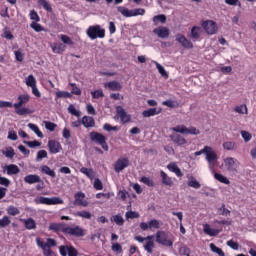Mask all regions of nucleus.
<instances>
[{"instance_id": "1", "label": "nucleus", "mask_w": 256, "mask_h": 256, "mask_svg": "<svg viewBox=\"0 0 256 256\" xmlns=\"http://www.w3.org/2000/svg\"><path fill=\"white\" fill-rule=\"evenodd\" d=\"M48 229L52 233H64V235H71L72 237H85V230L79 225L69 227L65 223L52 222L49 224Z\"/></svg>"}, {"instance_id": "2", "label": "nucleus", "mask_w": 256, "mask_h": 256, "mask_svg": "<svg viewBox=\"0 0 256 256\" xmlns=\"http://www.w3.org/2000/svg\"><path fill=\"white\" fill-rule=\"evenodd\" d=\"M153 239H155L153 235H149L146 237L138 235L134 237V241H138V243H143V249L144 251H147L149 255H153V249H155V241Z\"/></svg>"}, {"instance_id": "3", "label": "nucleus", "mask_w": 256, "mask_h": 256, "mask_svg": "<svg viewBox=\"0 0 256 256\" xmlns=\"http://www.w3.org/2000/svg\"><path fill=\"white\" fill-rule=\"evenodd\" d=\"M90 140L96 145H100L104 151H109V145L107 144V137L102 133L92 131L90 132Z\"/></svg>"}, {"instance_id": "4", "label": "nucleus", "mask_w": 256, "mask_h": 256, "mask_svg": "<svg viewBox=\"0 0 256 256\" xmlns=\"http://www.w3.org/2000/svg\"><path fill=\"white\" fill-rule=\"evenodd\" d=\"M86 35L94 41V39H104L105 37V29L101 28L99 25L90 26L86 30Z\"/></svg>"}, {"instance_id": "5", "label": "nucleus", "mask_w": 256, "mask_h": 256, "mask_svg": "<svg viewBox=\"0 0 256 256\" xmlns=\"http://www.w3.org/2000/svg\"><path fill=\"white\" fill-rule=\"evenodd\" d=\"M34 203L36 205H63V199L60 197H44V196H38L34 199Z\"/></svg>"}, {"instance_id": "6", "label": "nucleus", "mask_w": 256, "mask_h": 256, "mask_svg": "<svg viewBox=\"0 0 256 256\" xmlns=\"http://www.w3.org/2000/svg\"><path fill=\"white\" fill-rule=\"evenodd\" d=\"M156 243L162 247H173V239H170L167 232L163 230L156 232Z\"/></svg>"}, {"instance_id": "7", "label": "nucleus", "mask_w": 256, "mask_h": 256, "mask_svg": "<svg viewBox=\"0 0 256 256\" xmlns=\"http://www.w3.org/2000/svg\"><path fill=\"white\" fill-rule=\"evenodd\" d=\"M202 27L207 35H215L219 28L217 27V23L213 20H206L202 22Z\"/></svg>"}, {"instance_id": "8", "label": "nucleus", "mask_w": 256, "mask_h": 256, "mask_svg": "<svg viewBox=\"0 0 256 256\" xmlns=\"http://www.w3.org/2000/svg\"><path fill=\"white\" fill-rule=\"evenodd\" d=\"M139 227L141 231H152V229H161V223L157 219H152L148 223L141 222Z\"/></svg>"}, {"instance_id": "9", "label": "nucleus", "mask_w": 256, "mask_h": 256, "mask_svg": "<svg viewBox=\"0 0 256 256\" xmlns=\"http://www.w3.org/2000/svg\"><path fill=\"white\" fill-rule=\"evenodd\" d=\"M59 252L61 256H79V252L71 245H61L59 247Z\"/></svg>"}, {"instance_id": "10", "label": "nucleus", "mask_w": 256, "mask_h": 256, "mask_svg": "<svg viewBox=\"0 0 256 256\" xmlns=\"http://www.w3.org/2000/svg\"><path fill=\"white\" fill-rule=\"evenodd\" d=\"M73 205L77 207H89V201L85 200V193L79 191L74 195Z\"/></svg>"}, {"instance_id": "11", "label": "nucleus", "mask_w": 256, "mask_h": 256, "mask_svg": "<svg viewBox=\"0 0 256 256\" xmlns=\"http://www.w3.org/2000/svg\"><path fill=\"white\" fill-rule=\"evenodd\" d=\"M224 165L227 171L231 173H237V167H239V162L235 158L227 157L224 159Z\"/></svg>"}, {"instance_id": "12", "label": "nucleus", "mask_w": 256, "mask_h": 256, "mask_svg": "<svg viewBox=\"0 0 256 256\" xmlns=\"http://www.w3.org/2000/svg\"><path fill=\"white\" fill-rule=\"evenodd\" d=\"M48 149L49 153L52 155H57V153H61V151H63V146H61V142L57 140H49Z\"/></svg>"}, {"instance_id": "13", "label": "nucleus", "mask_w": 256, "mask_h": 256, "mask_svg": "<svg viewBox=\"0 0 256 256\" xmlns=\"http://www.w3.org/2000/svg\"><path fill=\"white\" fill-rule=\"evenodd\" d=\"M129 166V158H119L114 164L115 173H121Z\"/></svg>"}, {"instance_id": "14", "label": "nucleus", "mask_w": 256, "mask_h": 256, "mask_svg": "<svg viewBox=\"0 0 256 256\" xmlns=\"http://www.w3.org/2000/svg\"><path fill=\"white\" fill-rule=\"evenodd\" d=\"M176 41L180 43L184 49H193V42L187 39V37H185L183 34H177Z\"/></svg>"}, {"instance_id": "15", "label": "nucleus", "mask_w": 256, "mask_h": 256, "mask_svg": "<svg viewBox=\"0 0 256 256\" xmlns=\"http://www.w3.org/2000/svg\"><path fill=\"white\" fill-rule=\"evenodd\" d=\"M153 34L157 35V37H159L160 39H167V37H169L170 35V32H169V28L165 26H160L153 30Z\"/></svg>"}, {"instance_id": "16", "label": "nucleus", "mask_w": 256, "mask_h": 256, "mask_svg": "<svg viewBox=\"0 0 256 256\" xmlns=\"http://www.w3.org/2000/svg\"><path fill=\"white\" fill-rule=\"evenodd\" d=\"M116 113L122 121V123H129V121H131V116L127 114L125 109H123V106H117Z\"/></svg>"}, {"instance_id": "17", "label": "nucleus", "mask_w": 256, "mask_h": 256, "mask_svg": "<svg viewBox=\"0 0 256 256\" xmlns=\"http://www.w3.org/2000/svg\"><path fill=\"white\" fill-rule=\"evenodd\" d=\"M31 96L29 94H21L18 96V102L14 103L13 107L15 109H21L23 105H27L28 101H30Z\"/></svg>"}, {"instance_id": "18", "label": "nucleus", "mask_w": 256, "mask_h": 256, "mask_svg": "<svg viewBox=\"0 0 256 256\" xmlns=\"http://www.w3.org/2000/svg\"><path fill=\"white\" fill-rule=\"evenodd\" d=\"M204 151H205L206 160L208 161V163H213L217 161V153L213 151V148H211L210 146H205Z\"/></svg>"}, {"instance_id": "19", "label": "nucleus", "mask_w": 256, "mask_h": 256, "mask_svg": "<svg viewBox=\"0 0 256 256\" xmlns=\"http://www.w3.org/2000/svg\"><path fill=\"white\" fill-rule=\"evenodd\" d=\"M170 139L175 145H178V146L185 145L187 143V140L185 139V137H183L178 133L171 134Z\"/></svg>"}, {"instance_id": "20", "label": "nucleus", "mask_w": 256, "mask_h": 256, "mask_svg": "<svg viewBox=\"0 0 256 256\" xmlns=\"http://www.w3.org/2000/svg\"><path fill=\"white\" fill-rule=\"evenodd\" d=\"M202 31L201 27L193 26L190 32V39H192V41H199Z\"/></svg>"}, {"instance_id": "21", "label": "nucleus", "mask_w": 256, "mask_h": 256, "mask_svg": "<svg viewBox=\"0 0 256 256\" xmlns=\"http://www.w3.org/2000/svg\"><path fill=\"white\" fill-rule=\"evenodd\" d=\"M160 177L162 179L163 185H165L166 187H173V178L169 177V175H167L165 171H160Z\"/></svg>"}, {"instance_id": "22", "label": "nucleus", "mask_w": 256, "mask_h": 256, "mask_svg": "<svg viewBox=\"0 0 256 256\" xmlns=\"http://www.w3.org/2000/svg\"><path fill=\"white\" fill-rule=\"evenodd\" d=\"M24 182L28 185H34V183L41 182V177L37 174H30L24 177Z\"/></svg>"}, {"instance_id": "23", "label": "nucleus", "mask_w": 256, "mask_h": 256, "mask_svg": "<svg viewBox=\"0 0 256 256\" xmlns=\"http://www.w3.org/2000/svg\"><path fill=\"white\" fill-rule=\"evenodd\" d=\"M4 169L7 172V175H19V173L21 172L19 166L15 164L6 165Z\"/></svg>"}, {"instance_id": "24", "label": "nucleus", "mask_w": 256, "mask_h": 256, "mask_svg": "<svg viewBox=\"0 0 256 256\" xmlns=\"http://www.w3.org/2000/svg\"><path fill=\"white\" fill-rule=\"evenodd\" d=\"M167 169H169L171 173H175L176 177H183V172H181V169L179 168V166H177V163H169L167 165Z\"/></svg>"}, {"instance_id": "25", "label": "nucleus", "mask_w": 256, "mask_h": 256, "mask_svg": "<svg viewBox=\"0 0 256 256\" xmlns=\"http://www.w3.org/2000/svg\"><path fill=\"white\" fill-rule=\"evenodd\" d=\"M82 125L86 128H92L95 127V119L91 116H84L82 118Z\"/></svg>"}, {"instance_id": "26", "label": "nucleus", "mask_w": 256, "mask_h": 256, "mask_svg": "<svg viewBox=\"0 0 256 256\" xmlns=\"http://www.w3.org/2000/svg\"><path fill=\"white\" fill-rule=\"evenodd\" d=\"M51 49H52L53 53L61 55V53H63L65 51V49H67V46H65V44H63V43H53L51 45Z\"/></svg>"}, {"instance_id": "27", "label": "nucleus", "mask_w": 256, "mask_h": 256, "mask_svg": "<svg viewBox=\"0 0 256 256\" xmlns=\"http://www.w3.org/2000/svg\"><path fill=\"white\" fill-rule=\"evenodd\" d=\"M21 221L24 222V226L26 227V229H28V231L37 229V223L33 218L21 219Z\"/></svg>"}, {"instance_id": "28", "label": "nucleus", "mask_w": 256, "mask_h": 256, "mask_svg": "<svg viewBox=\"0 0 256 256\" xmlns=\"http://www.w3.org/2000/svg\"><path fill=\"white\" fill-rule=\"evenodd\" d=\"M204 233L206 235H209L210 237H217L219 233H221L220 230L213 229L209 224L204 225Z\"/></svg>"}, {"instance_id": "29", "label": "nucleus", "mask_w": 256, "mask_h": 256, "mask_svg": "<svg viewBox=\"0 0 256 256\" xmlns=\"http://www.w3.org/2000/svg\"><path fill=\"white\" fill-rule=\"evenodd\" d=\"M41 173H43L44 175H48L49 177H51L52 179H55V177H57V174L55 173V170H52L49 166L47 165H43L40 168Z\"/></svg>"}, {"instance_id": "30", "label": "nucleus", "mask_w": 256, "mask_h": 256, "mask_svg": "<svg viewBox=\"0 0 256 256\" xmlns=\"http://www.w3.org/2000/svg\"><path fill=\"white\" fill-rule=\"evenodd\" d=\"M105 87H108V89H110V91H121V89L123 88L121 86V83H119L117 81H110L105 84Z\"/></svg>"}, {"instance_id": "31", "label": "nucleus", "mask_w": 256, "mask_h": 256, "mask_svg": "<svg viewBox=\"0 0 256 256\" xmlns=\"http://www.w3.org/2000/svg\"><path fill=\"white\" fill-rule=\"evenodd\" d=\"M110 221L112 223H116L118 227H123V225H125V219H123V216L121 214L112 216Z\"/></svg>"}, {"instance_id": "32", "label": "nucleus", "mask_w": 256, "mask_h": 256, "mask_svg": "<svg viewBox=\"0 0 256 256\" xmlns=\"http://www.w3.org/2000/svg\"><path fill=\"white\" fill-rule=\"evenodd\" d=\"M152 21L154 25H159V23H161L162 25H165V23H167V16H165L164 14H159L154 16L152 18Z\"/></svg>"}, {"instance_id": "33", "label": "nucleus", "mask_w": 256, "mask_h": 256, "mask_svg": "<svg viewBox=\"0 0 256 256\" xmlns=\"http://www.w3.org/2000/svg\"><path fill=\"white\" fill-rule=\"evenodd\" d=\"M161 113V109L157 110V108H150L148 110H144L142 112L143 117H153L155 115H159Z\"/></svg>"}, {"instance_id": "34", "label": "nucleus", "mask_w": 256, "mask_h": 256, "mask_svg": "<svg viewBox=\"0 0 256 256\" xmlns=\"http://www.w3.org/2000/svg\"><path fill=\"white\" fill-rule=\"evenodd\" d=\"M164 107H169V109H177L179 107V101L177 100H165L162 102Z\"/></svg>"}, {"instance_id": "35", "label": "nucleus", "mask_w": 256, "mask_h": 256, "mask_svg": "<svg viewBox=\"0 0 256 256\" xmlns=\"http://www.w3.org/2000/svg\"><path fill=\"white\" fill-rule=\"evenodd\" d=\"M80 172H82L83 175H86L88 179H95V171H93L91 168L82 167Z\"/></svg>"}, {"instance_id": "36", "label": "nucleus", "mask_w": 256, "mask_h": 256, "mask_svg": "<svg viewBox=\"0 0 256 256\" xmlns=\"http://www.w3.org/2000/svg\"><path fill=\"white\" fill-rule=\"evenodd\" d=\"M117 11L124 17H133L132 10H129V8H126L125 6H119Z\"/></svg>"}, {"instance_id": "37", "label": "nucleus", "mask_w": 256, "mask_h": 256, "mask_svg": "<svg viewBox=\"0 0 256 256\" xmlns=\"http://www.w3.org/2000/svg\"><path fill=\"white\" fill-rule=\"evenodd\" d=\"M74 217H81L82 219H91L93 217V214L89 211H77L74 213Z\"/></svg>"}, {"instance_id": "38", "label": "nucleus", "mask_w": 256, "mask_h": 256, "mask_svg": "<svg viewBox=\"0 0 256 256\" xmlns=\"http://www.w3.org/2000/svg\"><path fill=\"white\" fill-rule=\"evenodd\" d=\"M25 84L27 85V87H35L37 85V79H35V76H33V74H30L28 77H26Z\"/></svg>"}, {"instance_id": "39", "label": "nucleus", "mask_w": 256, "mask_h": 256, "mask_svg": "<svg viewBox=\"0 0 256 256\" xmlns=\"http://www.w3.org/2000/svg\"><path fill=\"white\" fill-rule=\"evenodd\" d=\"M28 127H29V129H31V131L35 132L37 137H39L40 139H43V132H41V130L39 129V126H37V124L29 123Z\"/></svg>"}, {"instance_id": "40", "label": "nucleus", "mask_w": 256, "mask_h": 256, "mask_svg": "<svg viewBox=\"0 0 256 256\" xmlns=\"http://www.w3.org/2000/svg\"><path fill=\"white\" fill-rule=\"evenodd\" d=\"M7 215H11L12 217H16V215H20L21 211L19 210V208L10 205L7 209Z\"/></svg>"}, {"instance_id": "41", "label": "nucleus", "mask_w": 256, "mask_h": 256, "mask_svg": "<svg viewBox=\"0 0 256 256\" xmlns=\"http://www.w3.org/2000/svg\"><path fill=\"white\" fill-rule=\"evenodd\" d=\"M214 178L216 181H219L220 183H224V185H230L231 181L228 180L227 177L223 176L222 174L215 173Z\"/></svg>"}, {"instance_id": "42", "label": "nucleus", "mask_w": 256, "mask_h": 256, "mask_svg": "<svg viewBox=\"0 0 256 256\" xmlns=\"http://www.w3.org/2000/svg\"><path fill=\"white\" fill-rule=\"evenodd\" d=\"M188 187H192V189H200L201 183H199L195 177L191 176L190 180L188 181Z\"/></svg>"}, {"instance_id": "43", "label": "nucleus", "mask_w": 256, "mask_h": 256, "mask_svg": "<svg viewBox=\"0 0 256 256\" xmlns=\"http://www.w3.org/2000/svg\"><path fill=\"white\" fill-rule=\"evenodd\" d=\"M55 97L56 99H71V93L67 91H57Z\"/></svg>"}, {"instance_id": "44", "label": "nucleus", "mask_w": 256, "mask_h": 256, "mask_svg": "<svg viewBox=\"0 0 256 256\" xmlns=\"http://www.w3.org/2000/svg\"><path fill=\"white\" fill-rule=\"evenodd\" d=\"M234 111H235V113H239L240 115H247V113H249L248 109H247V105H245V104L236 106L234 108Z\"/></svg>"}, {"instance_id": "45", "label": "nucleus", "mask_w": 256, "mask_h": 256, "mask_svg": "<svg viewBox=\"0 0 256 256\" xmlns=\"http://www.w3.org/2000/svg\"><path fill=\"white\" fill-rule=\"evenodd\" d=\"M38 4L45 9V11H48V13H51L53 11V8L51 7V4L47 2V0H38Z\"/></svg>"}, {"instance_id": "46", "label": "nucleus", "mask_w": 256, "mask_h": 256, "mask_svg": "<svg viewBox=\"0 0 256 256\" xmlns=\"http://www.w3.org/2000/svg\"><path fill=\"white\" fill-rule=\"evenodd\" d=\"M11 225V219L9 216H3L2 219H0V229H5V227H9Z\"/></svg>"}, {"instance_id": "47", "label": "nucleus", "mask_w": 256, "mask_h": 256, "mask_svg": "<svg viewBox=\"0 0 256 256\" xmlns=\"http://www.w3.org/2000/svg\"><path fill=\"white\" fill-rule=\"evenodd\" d=\"M209 247L213 253H217V255L219 256H225V252H223V249L217 247L214 243H210Z\"/></svg>"}, {"instance_id": "48", "label": "nucleus", "mask_w": 256, "mask_h": 256, "mask_svg": "<svg viewBox=\"0 0 256 256\" xmlns=\"http://www.w3.org/2000/svg\"><path fill=\"white\" fill-rule=\"evenodd\" d=\"M2 154H4L7 159H13L15 157V150L13 147H8L7 150L2 151Z\"/></svg>"}, {"instance_id": "49", "label": "nucleus", "mask_w": 256, "mask_h": 256, "mask_svg": "<svg viewBox=\"0 0 256 256\" xmlns=\"http://www.w3.org/2000/svg\"><path fill=\"white\" fill-rule=\"evenodd\" d=\"M237 148V144L232 141H227L223 143V149H226V151H233Z\"/></svg>"}, {"instance_id": "50", "label": "nucleus", "mask_w": 256, "mask_h": 256, "mask_svg": "<svg viewBox=\"0 0 256 256\" xmlns=\"http://www.w3.org/2000/svg\"><path fill=\"white\" fill-rule=\"evenodd\" d=\"M171 131H174V133H181L182 135H185L187 131V126L185 125H178L171 128Z\"/></svg>"}, {"instance_id": "51", "label": "nucleus", "mask_w": 256, "mask_h": 256, "mask_svg": "<svg viewBox=\"0 0 256 256\" xmlns=\"http://www.w3.org/2000/svg\"><path fill=\"white\" fill-rule=\"evenodd\" d=\"M68 113L74 117H81V111L77 110L73 104H70L68 107Z\"/></svg>"}, {"instance_id": "52", "label": "nucleus", "mask_w": 256, "mask_h": 256, "mask_svg": "<svg viewBox=\"0 0 256 256\" xmlns=\"http://www.w3.org/2000/svg\"><path fill=\"white\" fill-rule=\"evenodd\" d=\"M141 183H144V185H147V187H155V182L153 181V179L144 176L140 179Z\"/></svg>"}, {"instance_id": "53", "label": "nucleus", "mask_w": 256, "mask_h": 256, "mask_svg": "<svg viewBox=\"0 0 256 256\" xmlns=\"http://www.w3.org/2000/svg\"><path fill=\"white\" fill-rule=\"evenodd\" d=\"M30 27L31 29H34L36 33H41V31H45V28L35 21L31 22Z\"/></svg>"}, {"instance_id": "54", "label": "nucleus", "mask_w": 256, "mask_h": 256, "mask_svg": "<svg viewBox=\"0 0 256 256\" xmlns=\"http://www.w3.org/2000/svg\"><path fill=\"white\" fill-rule=\"evenodd\" d=\"M156 69H158V72L162 77H165L166 79L169 77V74H167V71H165V68L159 64V62H155Z\"/></svg>"}, {"instance_id": "55", "label": "nucleus", "mask_w": 256, "mask_h": 256, "mask_svg": "<svg viewBox=\"0 0 256 256\" xmlns=\"http://www.w3.org/2000/svg\"><path fill=\"white\" fill-rule=\"evenodd\" d=\"M125 217L127 219V221H129V219H139V212L136 211H127L125 214Z\"/></svg>"}, {"instance_id": "56", "label": "nucleus", "mask_w": 256, "mask_h": 256, "mask_svg": "<svg viewBox=\"0 0 256 256\" xmlns=\"http://www.w3.org/2000/svg\"><path fill=\"white\" fill-rule=\"evenodd\" d=\"M47 157V150H39L36 155V161H43V159H47Z\"/></svg>"}, {"instance_id": "57", "label": "nucleus", "mask_w": 256, "mask_h": 256, "mask_svg": "<svg viewBox=\"0 0 256 256\" xmlns=\"http://www.w3.org/2000/svg\"><path fill=\"white\" fill-rule=\"evenodd\" d=\"M60 39L61 41L65 44V45H70V46H73L74 45V42L73 40L71 39V37L65 35V34H62L60 36Z\"/></svg>"}, {"instance_id": "58", "label": "nucleus", "mask_w": 256, "mask_h": 256, "mask_svg": "<svg viewBox=\"0 0 256 256\" xmlns=\"http://www.w3.org/2000/svg\"><path fill=\"white\" fill-rule=\"evenodd\" d=\"M201 133V131H199V129L191 126L189 128L186 127V132L185 135H199Z\"/></svg>"}, {"instance_id": "59", "label": "nucleus", "mask_w": 256, "mask_h": 256, "mask_svg": "<svg viewBox=\"0 0 256 256\" xmlns=\"http://www.w3.org/2000/svg\"><path fill=\"white\" fill-rule=\"evenodd\" d=\"M218 213H220V215H223L224 217H229V215H231V211L225 208V204H222V206L218 208Z\"/></svg>"}, {"instance_id": "60", "label": "nucleus", "mask_w": 256, "mask_h": 256, "mask_svg": "<svg viewBox=\"0 0 256 256\" xmlns=\"http://www.w3.org/2000/svg\"><path fill=\"white\" fill-rule=\"evenodd\" d=\"M91 95H92V99H101V97H105V94L101 89L92 91Z\"/></svg>"}, {"instance_id": "61", "label": "nucleus", "mask_w": 256, "mask_h": 256, "mask_svg": "<svg viewBox=\"0 0 256 256\" xmlns=\"http://www.w3.org/2000/svg\"><path fill=\"white\" fill-rule=\"evenodd\" d=\"M44 125H45V128L48 130V131H55V129H57V124L51 122V121H44Z\"/></svg>"}, {"instance_id": "62", "label": "nucleus", "mask_w": 256, "mask_h": 256, "mask_svg": "<svg viewBox=\"0 0 256 256\" xmlns=\"http://www.w3.org/2000/svg\"><path fill=\"white\" fill-rule=\"evenodd\" d=\"M30 19L34 21V23H39V21H41L39 14L35 10L30 11Z\"/></svg>"}, {"instance_id": "63", "label": "nucleus", "mask_w": 256, "mask_h": 256, "mask_svg": "<svg viewBox=\"0 0 256 256\" xmlns=\"http://www.w3.org/2000/svg\"><path fill=\"white\" fill-rule=\"evenodd\" d=\"M69 86L72 87L71 93L72 95H81V90L77 87L75 83H69Z\"/></svg>"}, {"instance_id": "64", "label": "nucleus", "mask_w": 256, "mask_h": 256, "mask_svg": "<svg viewBox=\"0 0 256 256\" xmlns=\"http://www.w3.org/2000/svg\"><path fill=\"white\" fill-rule=\"evenodd\" d=\"M138 15H145V9L136 8V9L132 10V17H137Z\"/></svg>"}]
</instances>
